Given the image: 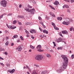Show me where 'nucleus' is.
<instances>
[{"instance_id":"f257e3e1","label":"nucleus","mask_w":74,"mask_h":74,"mask_svg":"<svg viewBox=\"0 0 74 74\" xmlns=\"http://www.w3.org/2000/svg\"><path fill=\"white\" fill-rule=\"evenodd\" d=\"M61 57L64 59V62L63 63L62 67L64 68V69H66V68H67V67L69 60H68V58H67V57L65 55H62Z\"/></svg>"},{"instance_id":"f03ea898","label":"nucleus","mask_w":74,"mask_h":74,"mask_svg":"<svg viewBox=\"0 0 74 74\" xmlns=\"http://www.w3.org/2000/svg\"><path fill=\"white\" fill-rule=\"evenodd\" d=\"M1 5L3 7H7V1L5 0H3L1 1Z\"/></svg>"},{"instance_id":"7ed1b4c3","label":"nucleus","mask_w":74,"mask_h":74,"mask_svg":"<svg viewBox=\"0 0 74 74\" xmlns=\"http://www.w3.org/2000/svg\"><path fill=\"white\" fill-rule=\"evenodd\" d=\"M43 56L41 55H37L35 58V59L38 60H42L43 59Z\"/></svg>"},{"instance_id":"20e7f679","label":"nucleus","mask_w":74,"mask_h":74,"mask_svg":"<svg viewBox=\"0 0 74 74\" xmlns=\"http://www.w3.org/2000/svg\"><path fill=\"white\" fill-rule=\"evenodd\" d=\"M6 25L9 29H15L16 27L14 26H9V25H8V24H6Z\"/></svg>"},{"instance_id":"39448f33","label":"nucleus","mask_w":74,"mask_h":74,"mask_svg":"<svg viewBox=\"0 0 74 74\" xmlns=\"http://www.w3.org/2000/svg\"><path fill=\"white\" fill-rule=\"evenodd\" d=\"M29 11H30L31 14H34L35 13V9L34 8L32 9L31 10H30Z\"/></svg>"},{"instance_id":"423d86ee","label":"nucleus","mask_w":74,"mask_h":74,"mask_svg":"<svg viewBox=\"0 0 74 74\" xmlns=\"http://www.w3.org/2000/svg\"><path fill=\"white\" fill-rule=\"evenodd\" d=\"M8 71L11 74H12V73H14L15 71V69H13L12 71H11V70H8Z\"/></svg>"},{"instance_id":"0eeeda50","label":"nucleus","mask_w":74,"mask_h":74,"mask_svg":"<svg viewBox=\"0 0 74 74\" xmlns=\"http://www.w3.org/2000/svg\"><path fill=\"white\" fill-rule=\"evenodd\" d=\"M62 24L65 25H69V24H70V22L68 21V22L64 21L62 23Z\"/></svg>"},{"instance_id":"6e6552de","label":"nucleus","mask_w":74,"mask_h":74,"mask_svg":"<svg viewBox=\"0 0 74 74\" xmlns=\"http://www.w3.org/2000/svg\"><path fill=\"white\" fill-rule=\"evenodd\" d=\"M16 49H18V52H21V51L22 50V48L21 47H20V46H19V47L16 48Z\"/></svg>"},{"instance_id":"1a4fd4ad","label":"nucleus","mask_w":74,"mask_h":74,"mask_svg":"<svg viewBox=\"0 0 74 74\" xmlns=\"http://www.w3.org/2000/svg\"><path fill=\"white\" fill-rule=\"evenodd\" d=\"M53 3L54 4V5H58V4H59V2H58L57 1H56L55 2H54Z\"/></svg>"},{"instance_id":"9d476101","label":"nucleus","mask_w":74,"mask_h":74,"mask_svg":"<svg viewBox=\"0 0 74 74\" xmlns=\"http://www.w3.org/2000/svg\"><path fill=\"white\" fill-rule=\"evenodd\" d=\"M62 40V38H59L57 40V41L58 42H60Z\"/></svg>"},{"instance_id":"9b49d317","label":"nucleus","mask_w":74,"mask_h":74,"mask_svg":"<svg viewBox=\"0 0 74 74\" xmlns=\"http://www.w3.org/2000/svg\"><path fill=\"white\" fill-rule=\"evenodd\" d=\"M62 34H68V32L64 30L62 31Z\"/></svg>"},{"instance_id":"f8f14e48","label":"nucleus","mask_w":74,"mask_h":74,"mask_svg":"<svg viewBox=\"0 0 74 74\" xmlns=\"http://www.w3.org/2000/svg\"><path fill=\"white\" fill-rule=\"evenodd\" d=\"M25 11H27L28 12H31V11L29 9V8H25Z\"/></svg>"},{"instance_id":"ddd939ff","label":"nucleus","mask_w":74,"mask_h":74,"mask_svg":"<svg viewBox=\"0 0 74 74\" xmlns=\"http://www.w3.org/2000/svg\"><path fill=\"white\" fill-rule=\"evenodd\" d=\"M30 33H36V31L34 29H32L30 31Z\"/></svg>"},{"instance_id":"4468645a","label":"nucleus","mask_w":74,"mask_h":74,"mask_svg":"<svg viewBox=\"0 0 74 74\" xmlns=\"http://www.w3.org/2000/svg\"><path fill=\"white\" fill-rule=\"evenodd\" d=\"M64 68L63 67H62V66H61L60 67V68L59 69L60 71H63L64 70Z\"/></svg>"},{"instance_id":"2eb2a0df","label":"nucleus","mask_w":74,"mask_h":74,"mask_svg":"<svg viewBox=\"0 0 74 74\" xmlns=\"http://www.w3.org/2000/svg\"><path fill=\"white\" fill-rule=\"evenodd\" d=\"M41 46L40 45H38V46L37 47V49H41Z\"/></svg>"},{"instance_id":"dca6fc26","label":"nucleus","mask_w":74,"mask_h":74,"mask_svg":"<svg viewBox=\"0 0 74 74\" xmlns=\"http://www.w3.org/2000/svg\"><path fill=\"white\" fill-rule=\"evenodd\" d=\"M18 36L17 35H14V36H13V38H18Z\"/></svg>"},{"instance_id":"f3484780","label":"nucleus","mask_w":74,"mask_h":74,"mask_svg":"<svg viewBox=\"0 0 74 74\" xmlns=\"http://www.w3.org/2000/svg\"><path fill=\"white\" fill-rule=\"evenodd\" d=\"M58 20H59V21H61L62 19V17H58Z\"/></svg>"},{"instance_id":"a211bd4d","label":"nucleus","mask_w":74,"mask_h":74,"mask_svg":"<svg viewBox=\"0 0 74 74\" xmlns=\"http://www.w3.org/2000/svg\"><path fill=\"white\" fill-rule=\"evenodd\" d=\"M30 48H32V49H34L35 48L34 47V46L32 45H31L30 46Z\"/></svg>"},{"instance_id":"6ab92c4d","label":"nucleus","mask_w":74,"mask_h":74,"mask_svg":"<svg viewBox=\"0 0 74 74\" xmlns=\"http://www.w3.org/2000/svg\"><path fill=\"white\" fill-rule=\"evenodd\" d=\"M37 51H38L39 52H43L44 50L41 49H39L37 50Z\"/></svg>"},{"instance_id":"aec40b11","label":"nucleus","mask_w":74,"mask_h":74,"mask_svg":"<svg viewBox=\"0 0 74 74\" xmlns=\"http://www.w3.org/2000/svg\"><path fill=\"white\" fill-rule=\"evenodd\" d=\"M5 51V50L4 49H3V48H0V51Z\"/></svg>"},{"instance_id":"412c9836","label":"nucleus","mask_w":74,"mask_h":74,"mask_svg":"<svg viewBox=\"0 0 74 74\" xmlns=\"http://www.w3.org/2000/svg\"><path fill=\"white\" fill-rule=\"evenodd\" d=\"M32 74H37V73L35 70L32 73Z\"/></svg>"},{"instance_id":"4be33fe9","label":"nucleus","mask_w":74,"mask_h":74,"mask_svg":"<svg viewBox=\"0 0 74 74\" xmlns=\"http://www.w3.org/2000/svg\"><path fill=\"white\" fill-rule=\"evenodd\" d=\"M8 44H9V42L8 41H7L5 43V44L6 45V46H7V45H8Z\"/></svg>"},{"instance_id":"5701e85b","label":"nucleus","mask_w":74,"mask_h":74,"mask_svg":"<svg viewBox=\"0 0 74 74\" xmlns=\"http://www.w3.org/2000/svg\"><path fill=\"white\" fill-rule=\"evenodd\" d=\"M54 28L55 29V30H59V29L58 28L56 27H54Z\"/></svg>"},{"instance_id":"b1692460","label":"nucleus","mask_w":74,"mask_h":74,"mask_svg":"<svg viewBox=\"0 0 74 74\" xmlns=\"http://www.w3.org/2000/svg\"><path fill=\"white\" fill-rule=\"evenodd\" d=\"M46 56L47 57H48L49 58H50L51 57V56L50 55L48 54H47Z\"/></svg>"},{"instance_id":"393cba45","label":"nucleus","mask_w":74,"mask_h":74,"mask_svg":"<svg viewBox=\"0 0 74 74\" xmlns=\"http://www.w3.org/2000/svg\"><path fill=\"white\" fill-rule=\"evenodd\" d=\"M16 22H17L16 21H13V24H16Z\"/></svg>"},{"instance_id":"a878e982","label":"nucleus","mask_w":74,"mask_h":74,"mask_svg":"<svg viewBox=\"0 0 74 74\" xmlns=\"http://www.w3.org/2000/svg\"><path fill=\"white\" fill-rule=\"evenodd\" d=\"M58 49H62V47H58L57 48Z\"/></svg>"},{"instance_id":"bb28decb","label":"nucleus","mask_w":74,"mask_h":74,"mask_svg":"<svg viewBox=\"0 0 74 74\" xmlns=\"http://www.w3.org/2000/svg\"><path fill=\"white\" fill-rule=\"evenodd\" d=\"M59 34L60 36H61L62 37H63V35H62V33L60 32L59 33Z\"/></svg>"},{"instance_id":"cd10ccee","label":"nucleus","mask_w":74,"mask_h":74,"mask_svg":"<svg viewBox=\"0 0 74 74\" xmlns=\"http://www.w3.org/2000/svg\"><path fill=\"white\" fill-rule=\"evenodd\" d=\"M53 44L54 47H56V43H55V42H53Z\"/></svg>"},{"instance_id":"c85d7f7f","label":"nucleus","mask_w":74,"mask_h":74,"mask_svg":"<svg viewBox=\"0 0 74 74\" xmlns=\"http://www.w3.org/2000/svg\"><path fill=\"white\" fill-rule=\"evenodd\" d=\"M20 38L22 40H23V37H22V36H21L20 37Z\"/></svg>"},{"instance_id":"c756f323","label":"nucleus","mask_w":74,"mask_h":74,"mask_svg":"<svg viewBox=\"0 0 74 74\" xmlns=\"http://www.w3.org/2000/svg\"><path fill=\"white\" fill-rule=\"evenodd\" d=\"M28 69L29 70V71L30 73H31V71H32V70L30 69V68H28Z\"/></svg>"},{"instance_id":"7c9ffc66","label":"nucleus","mask_w":74,"mask_h":74,"mask_svg":"<svg viewBox=\"0 0 74 74\" xmlns=\"http://www.w3.org/2000/svg\"><path fill=\"white\" fill-rule=\"evenodd\" d=\"M28 7L29 8H32V7H31V6H30L29 5H27Z\"/></svg>"},{"instance_id":"2f4dec72","label":"nucleus","mask_w":74,"mask_h":74,"mask_svg":"<svg viewBox=\"0 0 74 74\" xmlns=\"http://www.w3.org/2000/svg\"><path fill=\"white\" fill-rule=\"evenodd\" d=\"M67 12H69V13H70V10L69 9L67 10Z\"/></svg>"},{"instance_id":"473e14b6","label":"nucleus","mask_w":74,"mask_h":74,"mask_svg":"<svg viewBox=\"0 0 74 74\" xmlns=\"http://www.w3.org/2000/svg\"><path fill=\"white\" fill-rule=\"evenodd\" d=\"M29 23L27 22L26 23L25 25H26V26H27V25H29Z\"/></svg>"},{"instance_id":"72a5a7b5","label":"nucleus","mask_w":74,"mask_h":74,"mask_svg":"<svg viewBox=\"0 0 74 74\" xmlns=\"http://www.w3.org/2000/svg\"><path fill=\"white\" fill-rule=\"evenodd\" d=\"M65 6L66 8H69V6H68V5H66Z\"/></svg>"},{"instance_id":"f704fd0d","label":"nucleus","mask_w":74,"mask_h":74,"mask_svg":"<svg viewBox=\"0 0 74 74\" xmlns=\"http://www.w3.org/2000/svg\"><path fill=\"white\" fill-rule=\"evenodd\" d=\"M52 25H53V27H55V26H56V25H55V24H54V23H52Z\"/></svg>"},{"instance_id":"c9c22d12","label":"nucleus","mask_w":74,"mask_h":74,"mask_svg":"<svg viewBox=\"0 0 74 74\" xmlns=\"http://www.w3.org/2000/svg\"><path fill=\"white\" fill-rule=\"evenodd\" d=\"M45 18L46 19H49V17H48V16H46L45 17Z\"/></svg>"},{"instance_id":"e433bc0d","label":"nucleus","mask_w":74,"mask_h":74,"mask_svg":"<svg viewBox=\"0 0 74 74\" xmlns=\"http://www.w3.org/2000/svg\"><path fill=\"white\" fill-rule=\"evenodd\" d=\"M0 64H1V65H2V66H4V64H3V63H0Z\"/></svg>"},{"instance_id":"4c0bfd02","label":"nucleus","mask_w":74,"mask_h":74,"mask_svg":"<svg viewBox=\"0 0 74 74\" xmlns=\"http://www.w3.org/2000/svg\"><path fill=\"white\" fill-rule=\"evenodd\" d=\"M6 66L7 67H9L10 66V65L9 64H6Z\"/></svg>"},{"instance_id":"58836bf2","label":"nucleus","mask_w":74,"mask_h":74,"mask_svg":"<svg viewBox=\"0 0 74 74\" xmlns=\"http://www.w3.org/2000/svg\"><path fill=\"white\" fill-rule=\"evenodd\" d=\"M25 67H26V69H28L29 68H30L29 67V66L27 65H26Z\"/></svg>"},{"instance_id":"ea45409f","label":"nucleus","mask_w":74,"mask_h":74,"mask_svg":"<svg viewBox=\"0 0 74 74\" xmlns=\"http://www.w3.org/2000/svg\"><path fill=\"white\" fill-rule=\"evenodd\" d=\"M25 33H27V34H29V32H28V31H27V30L25 31Z\"/></svg>"},{"instance_id":"a19ab883","label":"nucleus","mask_w":74,"mask_h":74,"mask_svg":"<svg viewBox=\"0 0 74 74\" xmlns=\"http://www.w3.org/2000/svg\"><path fill=\"white\" fill-rule=\"evenodd\" d=\"M46 31H47V30H43V32L44 33H46Z\"/></svg>"},{"instance_id":"79ce46f5","label":"nucleus","mask_w":74,"mask_h":74,"mask_svg":"<svg viewBox=\"0 0 74 74\" xmlns=\"http://www.w3.org/2000/svg\"><path fill=\"white\" fill-rule=\"evenodd\" d=\"M40 37L41 38H44V35H40Z\"/></svg>"},{"instance_id":"37998d69","label":"nucleus","mask_w":74,"mask_h":74,"mask_svg":"<svg viewBox=\"0 0 74 74\" xmlns=\"http://www.w3.org/2000/svg\"><path fill=\"white\" fill-rule=\"evenodd\" d=\"M22 5L21 4H20L19 5V8H21V7H22Z\"/></svg>"},{"instance_id":"c03bdc74","label":"nucleus","mask_w":74,"mask_h":74,"mask_svg":"<svg viewBox=\"0 0 74 74\" xmlns=\"http://www.w3.org/2000/svg\"><path fill=\"white\" fill-rule=\"evenodd\" d=\"M3 14H2L0 16V19H1L3 17Z\"/></svg>"},{"instance_id":"a18cd8bd","label":"nucleus","mask_w":74,"mask_h":74,"mask_svg":"<svg viewBox=\"0 0 74 74\" xmlns=\"http://www.w3.org/2000/svg\"><path fill=\"white\" fill-rule=\"evenodd\" d=\"M72 59H74V55H72L71 56Z\"/></svg>"},{"instance_id":"49530a36","label":"nucleus","mask_w":74,"mask_h":74,"mask_svg":"<svg viewBox=\"0 0 74 74\" xmlns=\"http://www.w3.org/2000/svg\"><path fill=\"white\" fill-rule=\"evenodd\" d=\"M40 24H41V25H43L44 24V23H43L42 22H40Z\"/></svg>"},{"instance_id":"de8ad7c7","label":"nucleus","mask_w":74,"mask_h":74,"mask_svg":"<svg viewBox=\"0 0 74 74\" xmlns=\"http://www.w3.org/2000/svg\"><path fill=\"white\" fill-rule=\"evenodd\" d=\"M51 16H53V17H55V14H53V13L52 15Z\"/></svg>"},{"instance_id":"09e8293b","label":"nucleus","mask_w":74,"mask_h":74,"mask_svg":"<svg viewBox=\"0 0 74 74\" xmlns=\"http://www.w3.org/2000/svg\"><path fill=\"white\" fill-rule=\"evenodd\" d=\"M31 37L32 38V39H34V37H33V35H32L31 36Z\"/></svg>"},{"instance_id":"8fccbe9b","label":"nucleus","mask_w":74,"mask_h":74,"mask_svg":"<svg viewBox=\"0 0 74 74\" xmlns=\"http://www.w3.org/2000/svg\"><path fill=\"white\" fill-rule=\"evenodd\" d=\"M49 14L51 15V16L53 14V13L52 12H49Z\"/></svg>"},{"instance_id":"3c124183","label":"nucleus","mask_w":74,"mask_h":74,"mask_svg":"<svg viewBox=\"0 0 74 74\" xmlns=\"http://www.w3.org/2000/svg\"><path fill=\"white\" fill-rule=\"evenodd\" d=\"M42 26H43V27H44V28H46V27H45V25H44V24H43V25H42Z\"/></svg>"},{"instance_id":"603ef678","label":"nucleus","mask_w":74,"mask_h":74,"mask_svg":"<svg viewBox=\"0 0 74 74\" xmlns=\"http://www.w3.org/2000/svg\"><path fill=\"white\" fill-rule=\"evenodd\" d=\"M51 9H52L53 10H55V8L53 7H51Z\"/></svg>"},{"instance_id":"864d4df0","label":"nucleus","mask_w":74,"mask_h":74,"mask_svg":"<svg viewBox=\"0 0 74 74\" xmlns=\"http://www.w3.org/2000/svg\"><path fill=\"white\" fill-rule=\"evenodd\" d=\"M38 19L39 20H41V17L39 16L38 17Z\"/></svg>"},{"instance_id":"5fc2aeb1","label":"nucleus","mask_w":74,"mask_h":74,"mask_svg":"<svg viewBox=\"0 0 74 74\" xmlns=\"http://www.w3.org/2000/svg\"><path fill=\"white\" fill-rule=\"evenodd\" d=\"M0 59L1 60H4V59L0 56Z\"/></svg>"},{"instance_id":"6e6d98bb","label":"nucleus","mask_w":74,"mask_h":74,"mask_svg":"<svg viewBox=\"0 0 74 74\" xmlns=\"http://www.w3.org/2000/svg\"><path fill=\"white\" fill-rule=\"evenodd\" d=\"M69 30L70 31H72V30H73V28H70Z\"/></svg>"},{"instance_id":"4d7b16f0","label":"nucleus","mask_w":74,"mask_h":74,"mask_svg":"<svg viewBox=\"0 0 74 74\" xmlns=\"http://www.w3.org/2000/svg\"><path fill=\"white\" fill-rule=\"evenodd\" d=\"M10 15H12V13H10L8 14V16H10Z\"/></svg>"},{"instance_id":"13d9d810","label":"nucleus","mask_w":74,"mask_h":74,"mask_svg":"<svg viewBox=\"0 0 74 74\" xmlns=\"http://www.w3.org/2000/svg\"><path fill=\"white\" fill-rule=\"evenodd\" d=\"M9 38H8V37L7 36L6 37V40H8Z\"/></svg>"},{"instance_id":"bf43d9fd","label":"nucleus","mask_w":74,"mask_h":74,"mask_svg":"<svg viewBox=\"0 0 74 74\" xmlns=\"http://www.w3.org/2000/svg\"><path fill=\"white\" fill-rule=\"evenodd\" d=\"M21 18H22V19L24 18V16H21Z\"/></svg>"},{"instance_id":"052dcab7","label":"nucleus","mask_w":74,"mask_h":74,"mask_svg":"<svg viewBox=\"0 0 74 74\" xmlns=\"http://www.w3.org/2000/svg\"><path fill=\"white\" fill-rule=\"evenodd\" d=\"M45 33L46 34H48V31L46 30V31Z\"/></svg>"},{"instance_id":"680f3d73","label":"nucleus","mask_w":74,"mask_h":74,"mask_svg":"<svg viewBox=\"0 0 74 74\" xmlns=\"http://www.w3.org/2000/svg\"><path fill=\"white\" fill-rule=\"evenodd\" d=\"M34 66H35V67H39V66L36 65H34Z\"/></svg>"},{"instance_id":"e2e57ef3","label":"nucleus","mask_w":74,"mask_h":74,"mask_svg":"<svg viewBox=\"0 0 74 74\" xmlns=\"http://www.w3.org/2000/svg\"><path fill=\"white\" fill-rule=\"evenodd\" d=\"M11 46H13V45H14V43H12L11 44Z\"/></svg>"},{"instance_id":"0e129e2a","label":"nucleus","mask_w":74,"mask_h":74,"mask_svg":"<svg viewBox=\"0 0 74 74\" xmlns=\"http://www.w3.org/2000/svg\"><path fill=\"white\" fill-rule=\"evenodd\" d=\"M39 29L40 30V31H42V29H41V28L39 27Z\"/></svg>"},{"instance_id":"69168bd1","label":"nucleus","mask_w":74,"mask_h":74,"mask_svg":"<svg viewBox=\"0 0 74 74\" xmlns=\"http://www.w3.org/2000/svg\"><path fill=\"white\" fill-rule=\"evenodd\" d=\"M65 7L66 8V5H64L63 7V8H65Z\"/></svg>"},{"instance_id":"338daca9","label":"nucleus","mask_w":74,"mask_h":74,"mask_svg":"<svg viewBox=\"0 0 74 74\" xmlns=\"http://www.w3.org/2000/svg\"><path fill=\"white\" fill-rule=\"evenodd\" d=\"M18 24H19V25H22V23L21 22H19V23H18Z\"/></svg>"},{"instance_id":"774afa93","label":"nucleus","mask_w":74,"mask_h":74,"mask_svg":"<svg viewBox=\"0 0 74 74\" xmlns=\"http://www.w3.org/2000/svg\"><path fill=\"white\" fill-rule=\"evenodd\" d=\"M42 74H45V72L43 71L42 72Z\"/></svg>"}]
</instances>
